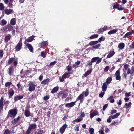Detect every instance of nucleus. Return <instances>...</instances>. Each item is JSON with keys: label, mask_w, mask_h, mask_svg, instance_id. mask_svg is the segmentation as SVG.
<instances>
[{"label": "nucleus", "mask_w": 134, "mask_h": 134, "mask_svg": "<svg viewBox=\"0 0 134 134\" xmlns=\"http://www.w3.org/2000/svg\"><path fill=\"white\" fill-rule=\"evenodd\" d=\"M98 43V41H92L89 43V44L90 46H93L92 47V48L96 49H98L100 46V44Z\"/></svg>", "instance_id": "obj_1"}, {"label": "nucleus", "mask_w": 134, "mask_h": 134, "mask_svg": "<svg viewBox=\"0 0 134 134\" xmlns=\"http://www.w3.org/2000/svg\"><path fill=\"white\" fill-rule=\"evenodd\" d=\"M17 113V110L15 109H12L9 110L8 112V117H14Z\"/></svg>", "instance_id": "obj_2"}, {"label": "nucleus", "mask_w": 134, "mask_h": 134, "mask_svg": "<svg viewBox=\"0 0 134 134\" xmlns=\"http://www.w3.org/2000/svg\"><path fill=\"white\" fill-rule=\"evenodd\" d=\"M29 86L28 90L30 92H32L34 91L36 85L35 83L33 82L29 83L28 85Z\"/></svg>", "instance_id": "obj_3"}, {"label": "nucleus", "mask_w": 134, "mask_h": 134, "mask_svg": "<svg viewBox=\"0 0 134 134\" xmlns=\"http://www.w3.org/2000/svg\"><path fill=\"white\" fill-rule=\"evenodd\" d=\"M58 98H65L68 96V94L67 93H65L63 92H60L57 94Z\"/></svg>", "instance_id": "obj_4"}, {"label": "nucleus", "mask_w": 134, "mask_h": 134, "mask_svg": "<svg viewBox=\"0 0 134 134\" xmlns=\"http://www.w3.org/2000/svg\"><path fill=\"white\" fill-rule=\"evenodd\" d=\"M102 59V58H99V57H96L92 59V61L93 62H96V64H98L101 61Z\"/></svg>", "instance_id": "obj_5"}, {"label": "nucleus", "mask_w": 134, "mask_h": 134, "mask_svg": "<svg viewBox=\"0 0 134 134\" xmlns=\"http://www.w3.org/2000/svg\"><path fill=\"white\" fill-rule=\"evenodd\" d=\"M67 125L65 124L63 125L60 128V131L61 134H63L65 132V129L67 127Z\"/></svg>", "instance_id": "obj_6"}, {"label": "nucleus", "mask_w": 134, "mask_h": 134, "mask_svg": "<svg viewBox=\"0 0 134 134\" xmlns=\"http://www.w3.org/2000/svg\"><path fill=\"white\" fill-rule=\"evenodd\" d=\"M14 93V90L12 88L10 89L8 91V94L9 98V99L11 98Z\"/></svg>", "instance_id": "obj_7"}, {"label": "nucleus", "mask_w": 134, "mask_h": 134, "mask_svg": "<svg viewBox=\"0 0 134 134\" xmlns=\"http://www.w3.org/2000/svg\"><path fill=\"white\" fill-rule=\"evenodd\" d=\"M75 103L76 101L72 102L70 103L66 104H65V106L67 108L72 107L75 105Z\"/></svg>", "instance_id": "obj_8"}, {"label": "nucleus", "mask_w": 134, "mask_h": 134, "mask_svg": "<svg viewBox=\"0 0 134 134\" xmlns=\"http://www.w3.org/2000/svg\"><path fill=\"white\" fill-rule=\"evenodd\" d=\"M98 115V112L96 110L91 111L90 114V117L91 118H93L95 116Z\"/></svg>", "instance_id": "obj_9"}, {"label": "nucleus", "mask_w": 134, "mask_h": 134, "mask_svg": "<svg viewBox=\"0 0 134 134\" xmlns=\"http://www.w3.org/2000/svg\"><path fill=\"white\" fill-rule=\"evenodd\" d=\"M36 127V125L35 124H32L29 125L28 129L31 131L32 130L35 129Z\"/></svg>", "instance_id": "obj_10"}, {"label": "nucleus", "mask_w": 134, "mask_h": 134, "mask_svg": "<svg viewBox=\"0 0 134 134\" xmlns=\"http://www.w3.org/2000/svg\"><path fill=\"white\" fill-rule=\"evenodd\" d=\"M4 98L1 97L0 99V109L3 110V107Z\"/></svg>", "instance_id": "obj_11"}, {"label": "nucleus", "mask_w": 134, "mask_h": 134, "mask_svg": "<svg viewBox=\"0 0 134 134\" xmlns=\"http://www.w3.org/2000/svg\"><path fill=\"white\" fill-rule=\"evenodd\" d=\"M120 71L119 70H117L115 74V75L116 76V79L117 80H120L121 76L120 75Z\"/></svg>", "instance_id": "obj_12"}, {"label": "nucleus", "mask_w": 134, "mask_h": 134, "mask_svg": "<svg viewBox=\"0 0 134 134\" xmlns=\"http://www.w3.org/2000/svg\"><path fill=\"white\" fill-rule=\"evenodd\" d=\"M5 13L7 15L12 14L13 12V10L12 9H5L4 10Z\"/></svg>", "instance_id": "obj_13"}, {"label": "nucleus", "mask_w": 134, "mask_h": 134, "mask_svg": "<svg viewBox=\"0 0 134 134\" xmlns=\"http://www.w3.org/2000/svg\"><path fill=\"white\" fill-rule=\"evenodd\" d=\"M22 44L18 43V44L15 47V49L16 50V51H19L22 48Z\"/></svg>", "instance_id": "obj_14"}, {"label": "nucleus", "mask_w": 134, "mask_h": 134, "mask_svg": "<svg viewBox=\"0 0 134 134\" xmlns=\"http://www.w3.org/2000/svg\"><path fill=\"white\" fill-rule=\"evenodd\" d=\"M26 46L27 47L29 51L33 53V48L32 46L30 44L27 43L26 44Z\"/></svg>", "instance_id": "obj_15"}, {"label": "nucleus", "mask_w": 134, "mask_h": 134, "mask_svg": "<svg viewBox=\"0 0 134 134\" xmlns=\"http://www.w3.org/2000/svg\"><path fill=\"white\" fill-rule=\"evenodd\" d=\"M115 54V52L114 51H110L108 54L107 55V58H110L113 56V55H114Z\"/></svg>", "instance_id": "obj_16"}, {"label": "nucleus", "mask_w": 134, "mask_h": 134, "mask_svg": "<svg viewBox=\"0 0 134 134\" xmlns=\"http://www.w3.org/2000/svg\"><path fill=\"white\" fill-rule=\"evenodd\" d=\"M83 94L82 93L78 96L77 98V100H80V102L82 103L83 101Z\"/></svg>", "instance_id": "obj_17"}, {"label": "nucleus", "mask_w": 134, "mask_h": 134, "mask_svg": "<svg viewBox=\"0 0 134 134\" xmlns=\"http://www.w3.org/2000/svg\"><path fill=\"white\" fill-rule=\"evenodd\" d=\"M23 97V96L21 95L15 96L14 97V100L15 101H17L18 100L22 99Z\"/></svg>", "instance_id": "obj_18"}, {"label": "nucleus", "mask_w": 134, "mask_h": 134, "mask_svg": "<svg viewBox=\"0 0 134 134\" xmlns=\"http://www.w3.org/2000/svg\"><path fill=\"white\" fill-rule=\"evenodd\" d=\"M30 113L29 110L28 109H26L25 111L24 114L27 117L30 116Z\"/></svg>", "instance_id": "obj_19"}, {"label": "nucleus", "mask_w": 134, "mask_h": 134, "mask_svg": "<svg viewBox=\"0 0 134 134\" xmlns=\"http://www.w3.org/2000/svg\"><path fill=\"white\" fill-rule=\"evenodd\" d=\"M13 71L14 69L12 67L9 68L7 70L8 73L10 75H11L13 73Z\"/></svg>", "instance_id": "obj_20"}, {"label": "nucleus", "mask_w": 134, "mask_h": 134, "mask_svg": "<svg viewBox=\"0 0 134 134\" xmlns=\"http://www.w3.org/2000/svg\"><path fill=\"white\" fill-rule=\"evenodd\" d=\"M34 36H32L29 37L28 39L25 40V42L26 41L28 42H32L34 39Z\"/></svg>", "instance_id": "obj_21"}, {"label": "nucleus", "mask_w": 134, "mask_h": 134, "mask_svg": "<svg viewBox=\"0 0 134 134\" xmlns=\"http://www.w3.org/2000/svg\"><path fill=\"white\" fill-rule=\"evenodd\" d=\"M59 89V87L58 86H56L54 87L52 90L51 92V93L52 94H54Z\"/></svg>", "instance_id": "obj_22"}, {"label": "nucleus", "mask_w": 134, "mask_h": 134, "mask_svg": "<svg viewBox=\"0 0 134 134\" xmlns=\"http://www.w3.org/2000/svg\"><path fill=\"white\" fill-rule=\"evenodd\" d=\"M107 84L104 83L102 87V90L103 92H105L107 88Z\"/></svg>", "instance_id": "obj_23"}, {"label": "nucleus", "mask_w": 134, "mask_h": 134, "mask_svg": "<svg viewBox=\"0 0 134 134\" xmlns=\"http://www.w3.org/2000/svg\"><path fill=\"white\" fill-rule=\"evenodd\" d=\"M11 37V36L10 35H9L6 36L5 37L4 40L6 43L10 40Z\"/></svg>", "instance_id": "obj_24"}, {"label": "nucleus", "mask_w": 134, "mask_h": 134, "mask_svg": "<svg viewBox=\"0 0 134 134\" xmlns=\"http://www.w3.org/2000/svg\"><path fill=\"white\" fill-rule=\"evenodd\" d=\"M20 119V117L19 116L18 117L16 118H15L12 121V124H15L18 122V121Z\"/></svg>", "instance_id": "obj_25"}, {"label": "nucleus", "mask_w": 134, "mask_h": 134, "mask_svg": "<svg viewBox=\"0 0 134 134\" xmlns=\"http://www.w3.org/2000/svg\"><path fill=\"white\" fill-rule=\"evenodd\" d=\"M125 44L123 43H121L118 46V47L121 49H123L125 47Z\"/></svg>", "instance_id": "obj_26"}, {"label": "nucleus", "mask_w": 134, "mask_h": 134, "mask_svg": "<svg viewBox=\"0 0 134 134\" xmlns=\"http://www.w3.org/2000/svg\"><path fill=\"white\" fill-rule=\"evenodd\" d=\"M118 30L117 29L112 30L109 31L108 33V34L109 35L115 33L117 32Z\"/></svg>", "instance_id": "obj_27"}, {"label": "nucleus", "mask_w": 134, "mask_h": 134, "mask_svg": "<svg viewBox=\"0 0 134 134\" xmlns=\"http://www.w3.org/2000/svg\"><path fill=\"white\" fill-rule=\"evenodd\" d=\"M16 23V19L15 18H12L11 21L10 23V24L12 25H14Z\"/></svg>", "instance_id": "obj_28"}, {"label": "nucleus", "mask_w": 134, "mask_h": 134, "mask_svg": "<svg viewBox=\"0 0 134 134\" xmlns=\"http://www.w3.org/2000/svg\"><path fill=\"white\" fill-rule=\"evenodd\" d=\"M49 81V79L47 78L44 80L43 81H42L41 82L42 84H46Z\"/></svg>", "instance_id": "obj_29"}, {"label": "nucleus", "mask_w": 134, "mask_h": 134, "mask_svg": "<svg viewBox=\"0 0 134 134\" xmlns=\"http://www.w3.org/2000/svg\"><path fill=\"white\" fill-rule=\"evenodd\" d=\"M113 96H111L108 98L107 100H109L110 102L113 103L114 102V100L113 99Z\"/></svg>", "instance_id": "obj_30"}, {"label": "nucleus", "mask_w": 134, "mask_h": 134, "mask_svg": "<svg viewBox=\"0 0 134 134\" xmlns=\"http://www.w3.org/2000/svg\"><path fill=\"white\" fill-rule=\"evenodd\" d=\"M14 0H9V2L8 6L10 8H12L13 5V3Z\"/></svg>", "instance_id": "obj_31"}, {"label": "nucleus", "mask_w": 134, "mask_h": 134, "mask_svg": "<svg viewBox=\"0 0 134 134\" xmlns=\"http://www.w3.org/2000/svg\"><path fill=\"white\" fill-rule=\"evenodd\" d=\"M112 80V79L111 77H109L107 79L106 81L104 83H106L107 85L110 84Z\"/></svg>", "instance_id": "obj_32"}, {"label": "nucleus", "mask_w": 134, "mask_h": 134, "mask_svg": "<svg viewBox=\"0 0 134 134\" xmlns=\"http://www.w3.org/2000/svg\"><path fill=\"white\" fill-rule=\"evenodd\" d=\"M1 25L2 26H4L5 25L7 24V21L4 19H2L1 22Z\"/></svg>", "instance_id": "obj_33"}, {"label": "nucleus", "mask_w": 134, "mask_h": 134, "mask_svg": "<svg viewBox=\"0 0 134 134\" xmlns=\"http://www.w3.org/2000/svg\"><path fill=\"white\" fill-rule=\"evenodd\" d=\"M131 102H130L128 104L126 103L124 106L123 107V108H129L131 106Z\"/></svg>", "instance_id": "obj_34"}, {"label": "nucleus", "mask_w": 134, "mask_h": 134, "mask_svg": "<svg viewBox=\"0 0 134 134\" xmlns=\"http://www.w3.org/2000/svg\"><path fill=\"white\" fill-rule=\"evenodd\" d=\"M92 70H88L87 71L86 73H85L83 75V76L85 77H86L88 75L90 74Z\"/></svg>", "instance_id": "obj_35"}, {"label": "nucleus", "mask_w": 134, "mask_h": 134, "mask_svg": "<svg viewBox=\"0 0 134 134\" xmlns=\"http://www.w3.org/2000/svg\"><path fill=\"white\" fill-rule=\"evenodd\" d=\"M132 34V32H129L126 33L123 37V38H125L126 37H128L129 36Z\"/></svg>", "instance_id": "obj_36"}, {"label": "nucleus", "mask_w": 134, "mask_h": 134, "mask_svg": "<svg viewBox=\"0 0 134 134\" xmlns=\"http://www.w3.org/2000/svg\"><path fill=\"white\" fill-rule=\"evenodd\" d=\"M120 115V113H117L114 115L111 116V118L112 119H114L117 118Z\"/></svg>", "instance_id": "obj_37"}, {"label": "nucleus", "mask_w": 134, "mask_h": 134, "mask_svg": "<svg viewBox=\"0 0 134 134\" xmlns=\"http://www.w3.org/2000/svg\"><path fill=\"white\" fill-rule=\"evenodd\" d=\"M82 118H80L75 120L73 121L75 122L78 123L81 121L82 120Z\"/></svg>", "instance_id": "obj_38"}, {"label": "nucleus", "mask_w": 134, "mask_h": 134, "mask_svg": "<svg viewBox=\"0 0 134 134\" xmlns=\"http://www.w3.org/2000/svg\"><path fill=\"white\" fill-rule=\"evenodd\" d=\"M98 34H94L92 35L90 37V39L96 38L98 37Z\"/></svg>", "instance_id": "obj_39"}, {"label": "nucleus", "mask_w": 134, "mask_h": 134, "mask_svg": "<svg viewBox=\"0 0 134 134\" xmlns=\"http://www.w3.org/2000/svg\"><path fill=\"white\" fill-rule=\"evenodd\" d=\"M82 94H84L85 96H87L89 94V91L88 90L86 89L85 91L83 92Z\"/></svg>", "instance_id": "obj_40"}, {"label": "nucleus", "mask_w": 134, "mask_h": 134, "mask_svg": "<svg viewBox=\"0 0 134 134\" xmlns=\"http://www.w3.org/2000/svg\"><path fill=\"white\" fill-rule=\"evenodd\" d=\"M79 125L77 124L76 125L74 128V130L77 132L79 131Z\"/></svg>", "instance_id": "obj_41"}, {"label": "nucleus", "mask_w": 134, "mask_h": 134, "mask_svg": "<svg viewBox=\"0 0 134 134\" xmlns=\"http://www.w3.org/2000/svg\"><path fill=\"white\" fill-rule=\"evenodd\" d=\"M70 74H71V73H70L69 72H66L62 76V77L64 78V79H65L66 77L68 75H69Z\"/></svg>", "instance_id": "obj_42"}, {"label": "nucleus", "mask_w": 134, "mask_h": 134, "mask_svg": "<svg viewBox=\"0 0 134 134\" xmlns=\"http://www.w3.org/2000/svg\"><path fill=\"white\" fill-rule=\"evenodd\" d=\"M12 84V83L10 82H7L5 83V86L6 87H9Z\"/></svg>", "instance_id": "obj_43"}, {"label": "nucleus", "mask_w": 134, "mask_h": 134, "mask_svg": "<svg viewBox=\"0 0 134 134\" xmlns=\"http://www.w3.org/2000/svg\"><path fill=\"white\" fill-rule=\"evenodd\" d=\"M17 86L18 89L20 90H22V87L21 85L19 82L17 84Z\"/></svg>", "instance_id": "obj_44"}, {"label": "nucleus", "mask_w": 134, "mask_h": 134, "mask_svg": "<svg viewBox=\"0 0 134 134\" xmlns=\"http://www.w3.org/2000/svg\"><path fill=\"white\" fill-rule=\"evenodd\" d=\"M10 27H11L12 29L13 28V27L9 24H8L4 27L5 29L6 30L9 29Z\"/></svg>", "instance_id": "obj_45"}, {"label": "nucleus", "mask_w": 134, "mask_h": 134, "mask_svg": "<svg viewBox=\"0 0 134 134\" xmlns=\"http://www.w3.org/2000/svg\"><path fill=\"white\" fill-rule=\"evenodd\" d=\"M11 132L10 130L9 129H6L5 130L4 134H10Z\"/></svg>", "instance_id": "obj_46"}, {"label": "nucleus", "mask_w": 134, "mask_h": 134, "mask_svg": "<svg viewBox=\"0 0 134 134\" xmlns=\"http://www.w3.org/2000/svg\"><path fill=\"white\" fill-rule=\"evenodd\" d=\"M90 134H94V129L92 128H90L89 130Z\"/></svg>", "instance_id": "obj_47"}, {"label": "nucleus", "mask_w": 134, "mask_h": 134, "mask_svg": "<svg viewBox=\"0 0 134 134\" xmlns=\"http://www.w3.org/2000/svg\"><path fill=\"white\" fill-rule=\"evenodd\" d=\"M129 67V65L128 64H126L125 65L124 67L123 70H126Z\"/></svg>", "instance_id": "obj_48"}, {"label": "nucleus", "mask_w": 134, "mask_h": 134, "mask_svg": "<svg viewBox=\"0 0 134 134\" xmlns=\"http://www.w3.org/2000/svg\"><path fill=\"white\" fill-rule=\"evenodd\" d=\"M13 59L14 58H10L9 60H8V64H11L12 62Z\"/></svg>", "instance_id": "obj_49"}, {"label": "nucleus", "mask_w": 134, "mask_h": 134, "mask_svg": "<svg viewBox=\"0 0 134 134\" xmlns=\"http://www.w3.org/2000/svg\"><path fill=\"white\" fill-rule=\"evenodd\" d=\"M4 9V6L2 3H0V10H3Z\"/></svg>", "instance_id": "obj_50"}, {"label": "nucleus", "mask_w": 134, "mask_h": 134, "mask_svg": "<svg viewBox=\"0 0 134 134\" xmlns=\"http://www.w3.org/2000/svg\"><path fill=\"white\" fill-rule=\"evenodd\" d=\"M104 127H103L102 129L100 130L99 131V132L100 134H104Z\"/></svg>", "instance_id": "obj_51"}, {"label": "nucleus", "mask_w": 134, "mask_h": 134, "mask_svg": "<svg viewBox=\"0 0 134 134\" xmlns=\"http://www.w3.org/2000/svg\"><path fill=\"white\" fill-rule=\"evenodd\" d=\"M46 53L44 52H42L41 53V55L43 58H45L46 56Z\"/></svg>", "instance_id": "obj_52"}, {"label": "nucleus", "mask_w": 134, "mask_h": 134, "mask_svg": "<svg viewBox=\"0 0 134 134\" xmlns=\"http://www.w3.org/2000/svg\"><path fill=\"white\" fill-rule=\"evenodd\" d=\"M109 68V66H106L104 69V71L105 72H107Z\"/></svg>", "instance_id": "obj_53"}, {"label": "nucleus", "mask_w": 134, "mask_h": 134, "mask_svg": "<svg viewBox=\"0 0 134 134\" xmlns=\"http://www.w3.org/2000/svg\"><path fill=\"white\" fill-rule=\"evenodd\" d=\"M104 31V30L103 28H102L98 30V33L100 34L103 32Z\"/></svg>", "instance_id": "obj_54"}, {"label": "nucleus", "mask_w": 134, "mask_h": 134, "mask_svg": "<svg viewBox=\"0 0 134 134\" xmlns=\"http://www.w3.org/2000/svg\"><path fill=\"white\" fill-rule=\"evenodd\" d=\"M10 102L8 100H7L6 101H4V104L6 105H8V104H9Z\"/></svg>", "instance_id": "obj_55"}, {"label": "nucleus", "mask_w": 134, "mask_h": 134, "mask_svg": "<svg viewBox=\"0 0 134 134\" xmlns=\"http://www.w3.org/2000/svg\"><path fill=\"white\" fill-rule=\"evenodd\" d=\"M104 93L105 92H101L99 94V96L100 97H102L104 95Z\"/></svg>", "instance_id": "obj_56"}, {"label": "nucleus", "mask_w": 134, "mask_h": 134, "mask_svg": "<svg viewBox=\"0 0 134 134\" xmlns=\"http://www.w3.org/2000/svg\"><path fill=\"white\" fill-rule=\"evenodd\" d=\"M105 40V38L103 37L102 36L98 40V42H100L101 41H103Z\"/></svg>", "instance_id": "obj_57"}, {"label": "nucleus", "mask_w": 134, "mask_h": 134, "mask_svg": "<svg viewBox=\"0 0 134 134\" xmlns=\"http://www.w3.org/2000/svg\"><path fill=\"white\" fill-rule=\"evenodd\" d=\"M68 71L69 72L72 70V68L70 66H68L66 68Z\"/></svg>", "instance_id": "obj_58"}, {"label": "nucleus", "mask_w": 134, "mask_h": 134, "mask_svg": "<svg viewBox=\"0 0 134 134\" xmlns=\"http://www.w3.org/2000/svg\"><path fill=\"white\" fill-rule=\"evenodd\" d=\"M124 9V8L120 6L119 5L117 9L119 10H123Z\"/></svg>", "instance_id": "obj_59"}, {"label": "nucleus", "mask_w": 134, "mask_h": 134, "mask_svg": "<svg viewBox=\"0 0 134 134\" xmlns=\"http://www.w3.org/2000/svg\"><path fill=\"white\" fill-rule=\"evenodd\" d=\"M49 98V95L46 96H44L43 97L44 99L45 100L48 99Z\"/></svg>", "instance_id": "obj_60"}, {"label": "nucleus", "mask_w": 134, "mask_h": 134, "mask_svg": "<svg viewBox=\"0 0 134 134\" xmlns=\"http://www.w3.org/2000/svg\"><path fill=\"white\" fill-rule=\"evenodd\" d=\"M4 53L3 50H0V56L2 57L3 56Z\"/></svg>", "instance_id": "obj_61"}, {"label": "nucleus", "mask_w": 134, "mask_h": 134, "mask_svg": "<svg viewBox=\"0 0 134 134\" xmlns=\"http://www.w3.org/2000/svg\"><path fill=\"white\" fill-rule=\"evenodd\" d=\"M46 45V42L45 41L42 42L41 44V46H45Z\"/></svg>", "instance_id": "obj_62"}, {"label": "nucleus", "mask_w": 134, "mask_h": 134, "mask_svg": "<svg viewBox=\"0 0 134 134\" xmlns=\"http://www.w3.org/2000/svg\"><path fill=\"white\" fill-rule=\"evenodd\" d=\"M59 80L61 82H63L64 81V78L62 77V76L61 77H60L59 78Z\"/></svg>", "instance_id": "obj_63"}, {"label": "nucleus", "mask_w": 134, "mask_h": 134, "mask_svg": "<svg viewBox=\"0 0 134 134\" xmlns=\"http://www.w3.org/2000/svg\"><path fill=\"white\" fill-rule=\"evenodd\" d=\"M56 63V61H54L53 62H52L50 63V65H55Z\"/></svg>", "instance_id": "obj_64"}]
</instances>
